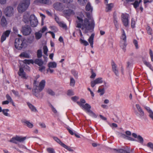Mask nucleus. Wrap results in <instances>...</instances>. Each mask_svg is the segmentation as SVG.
<instances>
[{"instance_id":"c9c22d12","label":"nucleus","mask_w":153,"mask_h":153,"mask_svg":"<svg viewBox=\"0 0 153 153\" xmlns=\"http://www.w3.org/2000/svg\"><path fill=\"white\" fill-rule=\"evenodd\" d=\"M53 139L56 141L57 143H59L62 146V144L64 143H62L61 140L57 137H53Z\"/></svg>"},{"instance_id":"423d86ee","label":"nucleus","mask_w":153,"mask_h":153,"mask_svg":"<svg viewBox=\"0 0 153 153\" xmlns=\"http://www.w3.org/2000/svg\"><path fill=\"white\" fill-rule=\"evenodd\" d=\"M135 106L138 112L136 111H135L134 113L137 117L141 118L142 117L144 116L145 114L144 112L139 104H136Z\"/></svg>"},{"instance_id":"4be33fe9","label":"nucleus","mask_w":153,"mask_h":153,"mask_svg":"<svg viewBox=\"0 0 153 153\" xmlns=\"http://www.w3.org/2000/svg\"><path fill=\"white\" fill-rule=\"evenodd\" d=\"M94 36V33H92L88 39V41L92 48L93 47V40Z\"/></svg>"},{"instance_id":"ddd939ff","label":"nucleus","mask_w":153,"mask_h":153,"mask_svg":"<svg viewBox=\"0 0 153 153\" xmlns=\"http://www.w3.org/2000/svg\"><path fill=\"white\" fill-rule=\"evenodd\" d=\"M76 103L78 104L80 107H82L85 109H86L88 112L90 111L91 110L90 109L91 108V105L88 104L86 103L84 105L83 104L80 103L79 101H77Z\"/></svg>"},{"instance_id":"6e6552de","label":"nucleus","mask_w":153,"mask_h":153,"mask_svg":"<svg viewBox=\"0 0 153 153\" xmlns=\"http://www.w3.org/2000/svg\"><path fill=\"white\" fill-rule=\"evenodd\" d=\"M29 22L31 26L33 27H36L38 24L37 18L33 14L30 16Z\"/></svg>"},{"instance_id":"5701e85b","label":"nucleus","mask_w":153,"mask_h":153,"mask_svg":"<svg viewBox=\"0 0 153 153\" xmlns=\"http://www.w3.org/2000/svg\"><path fill=\"white\" fill-rule=\"evenodd\" d=\"M114 23L115 27L116 28V30H117L118 28V24L117 21V18L116 15L114 14L113 15Z\"/></svg>"},{"instance_id":"f257e3e1","label":"nucleus","mask_w":153,"mask_h":153,"mask_svg":"<svg viewBox=\"0 0 153 153\" xmlns=\"http://www.w3.org/2000/svg\"><path fill=\"white\" fill-rule=\"evenodd\" d=\"M87 18L83 19L79 16H77V20L76 22V27L80 28L83 33H86L94 28L95 23L90 12L86 13Z\"/></svg>"},{"instance_id":"3c124183","label":"nucleus","mask_w":153,"mask_h":153,"mask_svg":"<svg viewBox=\"0 0 153 153\" xmlns=\"http://www.w3.org/2000/svg\"><path fill=\"white\" fill-rule=\"evenodd\" d=\"M67 94L68 96H72L74 95V94L72 90L69 89L67 91Z\"/></svg>"},{"instance_id":"bb28decb","label":"nucleus","mask_w":153,"mask_h":153,"mask_svg":"<svg viewBox=\"0 0 153 153\" xmlns=\"http://www.w3.org/2000/svg\"><path fill=\"white\" fill-rule=\"evenodd\" d=\"M22 62L25 64H27L28 65H30L31 63L33 64L34 63V60L32 59H25L24 60L22 61Z\"/></svg>"},{"instance_id":"a19ab883","label":"nucleus","mask_w":153,"mask_h":153,"mask_svg":"<svg viewBox=\"0 0 153 153\" xmlns=\"http://www.w3.org/2000/svg\"><path fill=\"white\" fill-rule=\"evenodd\" d=\"M97 92L98 93H100V96L102 95L105 93V91L104 88H103L102 89H100L99 88L97 91Z\"/></svg>"},{"instance_id":"473e14b6","label":"nucleus","mask_w":153,"mask_h":153,"mask_svg":"<svg viewBox=\"0 0 153 153\" xmlns=\"http://www.w3.org/2000/svg\"><path fill=\"white\" fill-rule=\"evenodd\" d=\"M113 150L115 151L116 152H117L118 153H126L127 151L125 150L122 149H113Z\"/></svg>"},{"instance_id":"412c9836","label":"nucleus","mask_w":153,"mask_h":153,"mask_svg":"<svg viewBox=\"0 0 153 153\" xmlns=\"http://www.w3.org/2000/svg\"><path fill=\"white\" fill-rule=\"evenodd\" d=\"M27 104L32 111L34 112L38 111L36 107L31 103L29 102H27Z\"/></svg>"},{"instance_id":"13d9d810","label":"nucleus","mask_w":153,"mask_h":153,"mask_svg":"<svg viewBox=\"0 0 153 153\" xmlns=\"http://www.w3.org/2000/svg\"><path fill=\"white\" fill-rule=\"evenodd\" d=\"M147 146L148 147L152 149L153 150V143L151 142L148 143L147 144Z\"/></svg>"},{"instance_id":"4d7b16f0","label":"nucleus","mask_w":153,"mask_h":153,"mask_svg":"<svg viewBox=\"0 0 153 153\" xmlns=\"http://www.w3.org/2000/svg\"><path fill=\"white\" fill-rule=\"evenodd\" d=\"M59 25L60 27H62L64 28H67V26L66 25L62 22L59 23Z\"/></svg>"},{"instance_id":"f704fd0d","label":"nucleus","mask_w":153,"mask_h":153,"mask_svg":"<svg viewBox=\"0 0 153 153\" xmlns=\"http://www.w3.org/2000/svg\"><path fill=\"white\" fill-rule=\"evenodd\" d=\"M62 146L70 152H73L74 151V150L70 147L67 146L64 143L62 144Z\"/></svg>"},{"instance_id":"338daca9","label":"nucleus","mask_w":153,"mask_h":153,"mask_svg":"<svg viewBox=\"0 0 153 153\" xmlns=\"http://www.w3.org/2000/svg\"><path fill=\"white\" fill-rule=\"evenodd\" d=\"M39 70L41 72H42L43 70H45V67L42 65L41 66H39Z\"/></svg>"},{"instance_id":"9d476101","label":"nucleus","mask_w":153,"mask_h":153,"mask_svg":"<svg viewBox=\"0 0 153 153\" xmlns=\"http://www.w3.org/2000/svg\"><path fill=\"white\" fill-rule=\"evenodd\" d=\"M53 7L56 10L62 11L65 8L64 6L60 3L57 2L53 4Z\"/></svg>"},{"instance_id":"1a4fd4ad","label":"nucleus","mask_w":153,"mask_h":153,"mask_svg":"<svg viewBox=\"0 0 153 153\" xmlns=\"http://www.w3.org/2000/svg\"><path fill=\"white\" fill-rule=\"evenodd\" d=\"M13 8L11 6H8L4 10V12L6 16L10 17L13 16Z\"/></svg>"},{"instance_id":"5fc2aeb1","label":"nucleus","mask_w":153,"mask_h":153,"mask_svg":"<svg viewBox=\"0 0 153 153\" xmlns=\"http://www.w3.org/2000/svg\"><path fill=\"white\" fill-rule=\"evenodd\" d=\"M75 81L73 78H71L70 79V85L71 86H74L75 83Z\"/></svg>"},{"instance_id":"dca6fc26","label":"nucleus","mask_w":153,"mask_h":153,"mask_svg":"<svg viewBox=\"0 0 153 153\" xmlns=\"http://www.w3.org/2000/svg\"><path fill=\"white\" fill-rule=\"evenodd\" d=\"M34 3L37 4L40 3L50 4H51V0H36Z\"/></svg>"},{"instance_id":"39448f33","label":"nucleus","mask_w":153,"mask_h":153,"mask_svg":"<svg viewBox=\"0 0 153 153\" xmlns=\"http://www.w3.org/2000/svg\"><path fill=\"white\" fill-rule=\"evenodd\" d=\"M26 139V137H22V136H16L15 137H13L10 140V142L11 143L17 144V141L20 142L24 141Z\"/></svg>"},{"instance_id":"e2e57ef3","label":"nucleus","mask_w":153,"mask_h":153,"mask_svg":"<svg viewBox=\"0 0 153 153\" xmlns=\"http://www.w3.org/2000/svg\"><path fill=\"white\" fill-rule=\"evenodd\" d=\"M96 84H97L95 80H93L91 82V86L92 88L94 87L95 85Z\"/></svg>"},{"instance_id":"bf43d9fd","label":"nucleus","mask_w":153,"mask_h":153,"mask_svg":"<svg viewBox=\"0 0 153 153\" xmlns=\"http://www.w3.org/2000/svg\"><path fill=\"white\" fill-rule=\"evenodd\" d=\"M50 106L51 108L52 111L55 114L57 112V111L56 109L54 107L53 105L51 103H50Z\"/></svg>"},{"instance_id":"4c0bfd02","label":"nucleus","mask_w":153,"mask_h":153,"mask_svg":"<svg viewBox=\"0 0 153 153\" xmlns=\"http://www.w3.org/2000/svg\"><path fill=\"white\" fill-rule=\"evenodd\" d=\"M47 92L50 95L53 96L55 95V92L51 89H48L47 91Z\"/></svg>"},{"instance_id":"cd10ccee","label":"nucleus","mask_w":153,"mask_h":153,"mask_svg":"<svg viewBox=\"0 0 153 153\" xmlns=\"http://www.w3.org/2000/svg\"><path fill=\"white\" fill-rule=\"evenodd\" d=\"M42 35V34L41 31H39L36 32L35 33L36 39L37 40L40 39L41 38Z\"/></svg>"},{"instance_id":"2f4dec72","label":"nucleus","mask_w":153,"mask_h":153,"mask_svg":"<svg viewBox=\"0 0 153 153\" xmlns=\"http://www.w3.org/2000/svg\"><path fill=\"white\" fill-rule=\"evenodd\" d=\"M9 111V110L8 109H3L2 111L3 114L5 116L10 117V115L8 114L7 112Z\"/></svg>"},{"instance_id":"37998d69","label":"nucleus","mask_w":153,"mask_h":153,"mask_svg":"<svg viewBox=\"0 0 153 153\" xmlns=\"http://www.w3.org/2000/svg\"><path fill=\"white\" fill-rule=\"evenodd\" d=\"M111 65L112 66V70L113 71L117 70V65L114 61L112 60L111 62Z\"/></svg>"},{"instance_id":"4468645a","label":"nucleus","mask_w":153,"mask_h":153,"mask_svg":"<svg viewBox=\"0 0 153 153\" xmlns=\"http://www.w3.org/2000/svg\"><path fill=\"white\" fill-rule=\"evenodd\" d=\"M10 32V30H7L3 33L1 39V42H3L6 40V38L9 36Z\"/></svg>"},{"instance_id":"de8ad7c7","label":"nucleus","mask_w":153,"mask_h":153,"mask_svg":"<svg viewBox=\"0 0 153 153\" xmlns=\"http://www.w3.org/2000/svg\"><path fill=\"white\" fill-rule=\"evenodd\" d=\"M135 8H136L139 5V3L137 1H135V2L132 4Z\"/></svg>"},{"instance_id":"8fccbe9b","label":"nucleus","mask_w":153,"mask_h":153,"mask_svg":"<svg viewBox=\"0 0 153 153\" xmlns=\"http://www.w3.org/2000/svg\"><path fill=\"white\" fill-rule=\"evenodd\" d=\"M81 43L83 44L84 45L86 46L88 45V42L86 41L81 39L80 40Z\"/></svg>"},{"instance_id":"f03ea898","label":"nucleus","mask_w":153,"mask_h":153,"mask_svg":"<svg viewBox=\"0 0 153 153\" xmlns=\"http://www.w3.org/2000/svg\"><path fill=\"white\" fill-rule=\"evenodd\" d=\"M40 75H37L35 77V79L34 80L33 83V88L32 90L33 95L37 97H38L39 96V93L44 88L46 81L45 79H43L40 82L39 85L36 84L37 79L39 77Z\"/></svg>"},{"instance_id":"a878e982","label":"nucleus","mask_w":153,"mask_h":153,"mask_svg":"<svg viewBox=\"0 0 153 153\" xmlns=\"http://www.w3.org/2000/svg\"><path fill=\"white\" fill-rule=\"evenodd\" d=\"M144 64L153 72V67L151 64L145 60H143Z\"/></svg>"},{"instance_id":"09e8293b","label":"nucleus","mask_w":153,"mask_h":153,"mask_svg":"<svg viewBox=\"0 0 153 153\" xmlns=\"http://www.w3.org/2000/svg\"><path fill=\"white\" fill-rule=\"evenodd\" d=\"M146 30L148 34L149 35H151L152 34V30L149 26H147Z\"/></svg>"},{"instance_id":"aec40b11","label":"nucleus","mask_w":153,"mask_h":153,"mask_svg":"<svg viewBox=\"0 0 153 153\" xmlns=\"http://www.w3.org/2000/svg\"><path fill=\"white\" fill-rule=\"evenodd\" d=\"M34 63L37 65L39 66H41L43 64V61L41 59H36L34 61Z\"/></svg>"},{"instance_id":"6e6d98bb","label":"nucleus","mask_w":153,"mask_h":153,"mask_svg":"<svg viewBox=\"0 0 153 153\" xmlns=\"http://www.w3.org/2000/svg\"><path fill=\"white\" fill-rule=\"evenodd\" d=\"M11 91L15 96L18 97H19V93L18 91H15L14 90H12Z\"/></svg>"},{"instance_id":"c85d7f7f","label":"nucleus","mask_w":153,"mask_h":153,"mask_svg":"<svg viewBox=\"0 0 153 153\" xmlns=\"http://www.w3.org/2000/svg\"><path fill=\"white\" fill-rule=\"evenodd\" d=\"M1 26L3 27H5L7 24L6 19L4 16H3L1 18Z\"/></svg>"},{"instance_id":"680f3d73","label":"nucleus","mask_w":153,"mask_h":153,"mask_svg":"<svg viewBox=\"0 0 153 153\" xmlns=\"http://www.w3.org/2000/svg\"><path fill=\"white\" fill-rule=\"evenodd\" d=\"M79 97L76 96H74L71 97V99L74 102H75L77 100H78Z\"/></svg>"},{"instance_id":"72a5a7b5","label":"nucleus","mask_w":153,"mask_h":153,"mask_svg":"<svg viewBox=\"0 0 153 153\" xmlns=\"http://www.w3.org/2000/svg\"><path fill=\"white\" fill-rule=\"evenodd\" d=\"M88 0H78V3L81 5H84L88 2Z\"/></svg>"},{"instance_id":"58836bf2","label":"nucleus","mask_w":153,"mask_h":153,"mask_svg":"<svg viewBox=\"0 0 153 153\" xmlns=\"http://www.w3.org/2000/svg\"><path fill=\"white\" fill-rule=\"evenodd\" d=\"M107 7H106V11L108 12L109 10H111L113 7V4L112 3L108 4L107 5Z\"/></svg>"},{"instance_id":"79ce46f5","label":"nucleus","mask_w":153,"mask_h":153,"mask_svg":"<svg viewBox=\"0 0 153 153\" xmlns=\"http://www.w3.org/2000/svg\"><path fill=\"white\" fill-rule=\"evenodd\" d=\"M42 56V52L41 49H39L37 51V57L38 58H40Z\"/></svg>"},{"instance_id":"0e129e2a","label":"nucleus","mask_w":153,"mask_h":153,"mask_svg":"<svg viewBox=\"0 0 153 153\" xmlns=\"http://www.w3.org/2000/svg\"><path fill=\"white\" fill-rule=\"evenodd\" d=\"M149 54L150 56L151 61L153 62V53L152 50H149Z\"/></svg>"},{"instance_id":"c03bdc74","label":"nucleus","mask_w":153,"mask_h":153,"mask_svg":"<svg viewBox=\"0 0 153 153\" xmlns=\"http://www.w3.org/2000/svg\"><path fill=\"white\" fill-rule=\"evenodd\" d=\"M91 75L90 76V78L91 79H94L96 76V74L94 72L93 69H91Z\"/></svg>"},{"instance_id":"e433bc0d","label":"nucleus","mask_w":153,"mask_h":153,"mask_svg":"<svg viewBox=\"0 0 153 153\" xmlns=\"http://www.w3.org/2000/svg\"><path fill=\"white\" fill-rule=\"evenodd\" d=\"M24 123L26 124V126L29 128H32L33 126V125L32 123H30L29 121H25Z\"/></svg>"},{"instance_id":"774afa93","label":"nucleus","mask_w":153,"mask_h":153,"mask_svg":"<svg viewBox=\"0 0 153 153\" xmlns=\"http://www.w3.org/2000/svg\"><path fill=\"white\" fill-rule=\"evenodd\" d=\"M68 130V132L69 133L71 134V135H73L74 134V133L73 131L71 129L69 128L68 127H67L66 128Z\"/></svg>"},{"instance_id":"a18cd8bd","label":"nucleus","mask_w":153,"mask_h":153,"mask_svg":"<svg viewBox=\"0 0 153 153\" xmlns=\"http://www.w3.org/2000/svg\"><path fill=\"white\" fill-rule=\"evenodd\" d=\"M89 115L95 118H96L97 117V115L91 110L88 112Z\"/></svg>"},{"instance_id":"69168bd1","label":"nucleus","mask_w":153,"mask_h":153,"mask_svg":"<svg viewBox=\"0 0 153 153\" xmlns=\"http://www.w3.org/2000/svg\"><path fill=\"white\" fill-rule=\"evenodd\" d=\"M22 66L25 69H26L28 71H30V68L29 66H28L27 65H24V66L23 65Z\"/></svg>"},{"instance_id":"7c9ffc66","label":"nucleus","mask_w":153,"mask_h":153,"mask_svg":"<svg viewBox=\"0 0 153 153\" xmlns=\"http://www.w3.org/2000/svg\"><path fill=\"white\" fill-rule=\"evenodd\" d=\"M56 66L57 64L55 62H51L48 63V67L49 68H56Z\"/></svg>"},{"instance_id":"0eeeda50","label":"nucleus","mask_w":153,"mask_h":153,"mask_svg":"<svg viewBox=\"0 0 153 153\" xmlns=\"http://www.w3.org/2000/svg\"><path fill=\"white\" fill-rule=\"evenodd\" d=\"M129 15L126 13H123L121 15V19L123 24L125 27L128 25L129 20Z\"/></svg>"},{"instance_id":"052dcab7","label":"nucleus","mask_w":153,"mask_h":153,"mask_svg":"<svg viewBox=\"0 0 153 153\" xmlns=\"http://www.w3.org/2000/svg\"><path fill=\"white\" fill-rule=\"evenodd\" d=\"M135 24V22L134 19L132 18L131 20V27L132 28H134V25Z\"/></svg>"},{"instance_id":"20e7f679","label":"nucleus","mask_w":153,"mask_h":153,"mask_svg":"<svg viewBox=\"0 0 153 153\" xmlns=\"http://www.w3.org/2000/svg\"><path fill=\"white\" fill-rule=\"evenodd\" d=\"M21 31L23 35L27 36L31 33L32 29L30 25H26L22 27Z\"/></svg>"},{"instance_id":"7ed1b4c3","label":"nucleus","mask_w":153,"mask_h":153,"mask_svg":"<svg viewBox=\"0 0 153 153\" xmlns=\"http://www.w3.org/2000/svg\"><path fill=\"white\" fill-rule=\"evenodd\" d=\"M30 3L29 1L26 2L23 1L21 2L19 4L17 7L19 13H22L27 10Z\"/></svg>"},{"instance_id":"c756f323","label":"nucleus","mask_w":153,"mask_h":153,"mask_svg":"<svg viewBox=\"0 0 153 153\" xmlns=\"http://www.w3.org/2000/svg\"><path fill=\"white\" fill-rule=\"evenodd\" d=\"M85 9L87 11H90L91 12H92L93 8L90 2H88L85 7Z\"/></svg>"},{"instance_id":"49530a36","label":"nucleus","mask_w":153,"mask_h":153,"mask_svg":"<svg viewBox=\"0 0 153 153\" xmlns=\"http://www.w3.org/2000/svg\"><path fill=\"white\" fill-rule=\"evenodd\" d=\"M47 151L49 153H55L54 149L52 148H47Z\"/></svg>"},{"instance_id":"864d4df0","label":"nucleus","mask_w":153,"mask_h":153,"mask_svg":"<svg viewBox=\"0 0 153 153\" xmlns=\"http://www.w3.org/2000/svg\"><path fill=\"white\" fill-rule=\"evenodd\" d=\"M71 73L75 77H77L78 76V73L76 71L74 70L73 69L71 71Z\"/></svg>"},{"instance_id":"393cba45","label":"nucleus","mask_w":153,"mask_h":153,"mask_svg":"<svg viewBox=\"0 0 153 153\" xmlns=\"http://www.w3.org/2000/svg\"><path fill=\"white\" fill-rule=\"evenodd\" d=\"M19 56L21 58L22 57L29 58L30 56L26 52H22L19 55Z\"/></svg>"},{"instance_id":"ea45409f","label":"nucleus","mask_w":153,"mask_h":153,"mask_svg":"<svg viewBox=\"0 0 153 153\" xmlns=\"http://www.w3.org/2000/svg\"><path fill=\"white\" fill-rule=\"evenodd\" d=\"M97 84L102 83L103 82L102 80V78L101 77H99L96 79L94 80Z\"/></svg>"},{"instance_id":"2eb2a0df","label":"nucleus","mask_w":153,"mask_h":153,"mask_svg":"<svg viewBox=\"0 0 153 153\" xmlns=\"http://www.w3.org/2000/svg\"><path fill=\"white\" fill-rule=\"evenodd\" d=\"M122 31L123 33L121 37V39H122V40L121 41V42L122 44H123V46L122 45V46H123V48H124L126 47L127 45L126 42V36L124 30L123 29Z\"/></svg>"},{"instance_id":"9b49d317","label":"nucleus","mask_w":153,"mask_h":153,"mask_svg":"<svg viewBox=\"0 0 153 153\" xmlns=\"http://www.w3.org/2000/svg\"><path fill=\"white\" fill-rule=\"evenodd\" d=\"M132 135L134 138H137V140L135 139L136 140H134V141L138 142L141 144L143 143L144 141L143 139L140 135H138L137 136V134L134 133H133Z\"/></svg>"},{"instance_id":"603ef678","label":"nucleus","mask_w":153,"mask_h":153,"mask_svg":"<svg viewBox=\"0 0 153 153\" xmlns=\"http://www.w3.org/2000/svg\"><path fill=\"white\" fill-rule=\"evenodd\" d=\"M144 108L149 113V114H150L152 112H153L150 109L149 107L147 106H145L144 107Z\"/></svg>"},{"instance_id":"b1692460","label":"nucleus","mask_w":153,"mask_h":153,"mask_svg":"<svg viewBox=\"0 0 153 153\" xmlns=\"http://www.w3.org/2000/svg\"><path fill=\"white\" fill-rule=\"evenodd\" d=\"M64 12L65 14L68 16H70L72 15H74V11L71 9L65 10H64Z\"/></svg>"},{"instance_id":"6ab92c4d","label":"nucleus","mask_w":153,"mask_h":153,"mask_svg":"<svg viewBox=\"0 0 153 153\" xmlns=\"http://www.w3.org/2000/svg\"><path fill=\"white\" fill-rule=\"evenodd\" d=\"M120 137H122L125 139H126L130 141L136 140H135V139H134L130 136H128L125 134L120 133Z\"/></svg>"},{"instance_id":"a211bd4d","label":"nucleus","mask_w":153,"mask_h":153,"mask_svg":"<svg viewBox=\"0 0 153 153\" xmlns=\"http://www.w3.org/2000/svg\"><path fill=\"white\" fill-rule=\"evenodd\" d=\"M30 15L28 13H26L23 16V21L26 24H28L30 21Z\"/></svg>"},{"instance_id":"f8f14e48","label":"nucleus","mask_w":153,"mask_h":153,"mask_svg":"<svg viewBox=\"0 0 153 153\" xmlns=\"http://www.w3.org/2000/svg\"><path fill=\"white\" fill-rule=\"evenodd\" d=\"M24 45V44L21 40H20L19 39H16L15 42V48H22L25 47Z\"/></svg>"},{"instance_id":"f3484780","label":"nucleus","mask_w":153,"mask_h":153,"mask_svg":"<svg viewBox=\"0 0 153 153\" xmlns=\"http://www.w3.org/2000/svg\"><path fill=\"white\" fill-rule=\"evenodd\" d=\"M23 68H24L22 66V67H20L18 74L19 76H21L22 77L26 79V74L25 72L24 71Z\"/></svg>"}]
</instances>
